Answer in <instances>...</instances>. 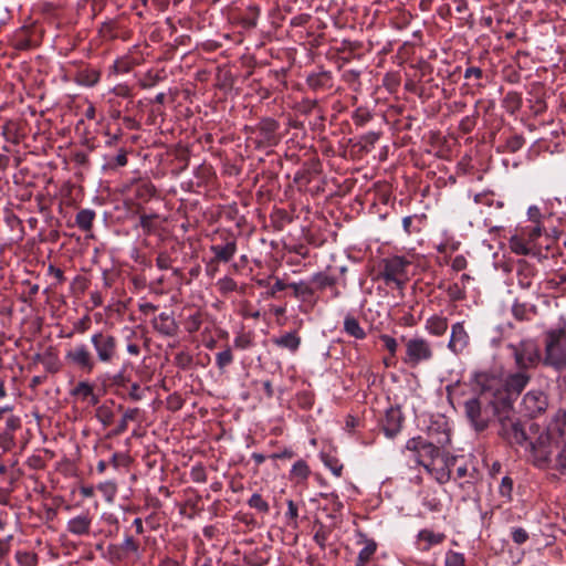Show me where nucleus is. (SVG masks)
Returning <instances> with one entry per match:
<instances>
[{"mask_svg": "<svg viewBox=\"0 0 566 566\" xmlns=\"http://www.w3.org/2000/svg\"><path fill=\"white\" fill-rule=\"evenodd\" d=\"M521 391H480L478 398L465 401L467 417L479 431L497 419L501 423V436L510 443L525 447L530 451L532 463L538 469H553L554 452L560 442L546 430L541 431L538 424L531 422L526 430L520 422L512 421L510 415L513 401Z\"/></svg>", "mask_w": 566, "mask_h": 566, "instance_id": "1", "label": "nucleus"}, {"mask_svg": "<svg viewBox=\"0 0 566 566\" xmlns=\"http://www.w3.org/2000/svg\"><path fill=\"white\" fill-rule=\"evenodd\" d=\"M440 448L442 447L436 442L427 441L421 437L411 438L406 443V450L412 453L413 461L428 472L436 469V464L443 458Z\"/></svg>", "mask_w": 566, "mask_h": 566, "instance_id": "2", "label": "nucleus"}, {"mask_svg": "<svg viewBox=\"0 0 566 566\" xmlns=\"http://www.w3.org/2000/svg\"><path fill=\"white\" fill-rule=\"evenodd\" d=\"M401 342L405 345V354L401 356V360L408 367L415 368L432 359L433 348L426 338L421 336H401Z\"/></svg>", "mask_w": 566, "mask_h": 566, "instance_id": "3", "label": "nucleus"}, {"mask_svg": "<svg viewBox=\"0 0 566 566\" xmlns=\"http://www.w3.org/2000/svg\"><path fill=\"white\" fill-rule=\"evenodd\" d=\"M544 361L558 369L566 366V331L564 328L549 329L545 333Z\"/></svg>", "mask_w": 566, "mask_h": 566, "instance_id": "4", "label": "nucleus"}, {"mask_svg": "<svg viewBox=\"0 0 566 566\" xmlns=\"http://www.w3.org/2000/svg\"><path fill=\"white\" fill-rule=\"evenodd\" d=\"M91 344L97 361L106 365L114 364L118 359V340L105 332H98L91 336Z\"/></svg>", "mask_w": 566, "mask_h": 566, "instance_id": "5", "label": "nucleus"}, {"mask_svg": "<svg viewBox=\"0 0 566 566\" xmlns=\"http://www.w3.org/2000/svg\"><path fill=\"white\" fill-rule=\"evenodd\" d=\"M410 262L403 256L395 255L382 260V269L379 276L387 285L395 284L397 289L402 290L407 280V268Z\"/></svg>", "mask_w": 566, "mask_h": 566, "instance_id": "6", "label": "nucleus"}, {"mask_svg": "<svg viewBox=\"0 0 566 566\" xmlns=\"http://www.w3.org/2000/svg\"><path fill=\"white\" fill-rule=\"evenodd\" d=\"M507 348L512 352L518 369L533 368L541 361L539 348L533 339H523L518 344H509Z\"/></svg>", "mask_w": 566, "mask_h": 566, "instance_id": "7", "label": "nucleus"}, {"mask_svg": "<svg viewBox=\"0 0 566 566\" xmlns=\"http://www.w3.org/2000/svg\"><path fill=\"white\" fill-rule=\"evenodd\" d=\"M65 359L70 365L84 373H91L97 364L96 358L84 344L76 345L70 349L65 355Z\"/></svg>", "mask_w": 566, "mask_h": 566, "instance_id": "8", "label": "nucleus"}, {"mask_svg": "<svg viewBox=\"0 0 566 566\" xmlns=\"http://www.w3.org/2000/svg\"><path fill=\"white\" fill-rule=\"evenodd\" d=\"M471 381L478 389H502L504 371L501 367L474 371Z\"/></svg>", "mask_w": 566, "mask_h": 566, "instance_id": "9", "label": "nucleus"}, {"mask_svg": "<svg viewBox=\"0 0 566 566\" xmlns=\"http://www.w3.org/2000/svg\"><path fill=\"white\" fill-rule=\"evenodd\" d=\"M280 128L277 120L271 117L262 118L258 126L256 132L260 136L259 144L262 146H274L279 143L276 132Z\"/></svg>", "mask_w": 566, "mask_h": 566, "instance_id": "10", "label": "nucleus"}, {"mask_svg": "<svg viewBox=\"0 0 566 566\" xmlns=\"http://www.w3.org/2000/svg\"><path fill=\"white\" fill-rule=\"evenodd\" d=\"M522 405L527 416L535 417L546 410L548 405L547 396L545 391H526L522 399Z\"/></svg>", "mask_w": 566, "mask_h": 566, "instance_id": "11", "label": "nucleus"}, {"mask_svg": "<svg viewBox=\"0 0 566 566\" xmlns=\"http://www.w3.org/2000/svg\"><path fill=\"white\" fill-rule=\"evenodd\" d=\"M428 436L430 441H433L441 447L449 444L451 439L447 419L439 416L437 419L432 420L428 427Z\"/></svg>", "mask_w": 566, "mask_h": 566, "instance_id": "12", "label": "nucleus"}, {"mask_svg": "<svg viewBox=\"0 0 566 566\" xmlns=\"http://www.w3.org/2000/svg\"><path fill=\"white\" fill-rule=\"evenodd\" d=\"M470 336L464 328L463 322H458L451 327V335L448 348L454 354H461L469 345Z\"/></svg>", "mask_w": 566, "mask_h": 566, "instance_id": "13", "label": "nucleus"}, {"mask_svg": "<svg viewBox=\"0 0 566 566\" xmlns=\"http://www.w3.org/2000/svg\"><path fill=\"white\" fill-rule=\"evenodd\" d=\"M402 415L399 408H389L382 423V430L388 438H395L401 430Z\"/></svg>", "mask_w": 566, "mask_h": 566, "instance_id": "14", "label": "nucleus"}, {"mask_svg": "<svg viewBox=\"0 0 566 566\" xmlns=\"http://www.w3.org/2000/svg\"><path fill=\"white\" fill-rule=\"evenodd\" d=\"M210 251L213 253L211 263H227L231 261L237 253V241L235 239L227 240L224 244H213L210 247Z\"/></svg>", "mask_w": 566, "mask_h": 566, "instance_id": "15", "label": "nucleus"}, {"mask_svg": "<svg viewBox=\"0 0 566 566\" xmlns=\"http://www.w3.org/2000/svg\"><path fill=\"white\" fill-rule=\"evenodd\" d=\"M306 84L314 92L329 90L333 86L332 73L329 71L311 73L306 77Z\"/></svg>", "mask_w": 566, "mask_h": 566, "instance_id": "16", "label": "nucleus"}, {"mask_svg": "<svg viewBox=\"0 0 566 566\" xmlns=\"http://www.w3.org/2000/svg\"><path fill=\"white\" fill-rule=\"evenodd\" d=\"M92 517L88 513L80 514L67 522L66 530L72 535L82 536L90 533Z\"/></svg>", "mask_w": 566, "mask_h": 566, "instance_id": "17", "label": "nucleus"}, {"mask_svg": "<svg viewBox=\"0 0 566 566\" xmlns=\"http://www.w3.org/2000/svg\"><path fill=\"white\" fill-rule=\"evenodd\" d=\"M154 327L158 333L165 336H175L178 332V324L175 318L165 312L160 313L154 319Z\"/></svg>", "mask_w": 566, "mask_h": 566, "instance_id": "18", "label": "nucleus"}, {"mask_svg": "<svg viewBox=\"0 0 566 566\" xmlns=\"http://www.w3.org/2000/svg\"><path fill=\"white\" fill-rule=\"evenodd\" d=\"M446 538L443 533H434L431 530H421L418 535L419 548L423 552L429 551L432 546L441 544Z\"/></svg>", "mask_w": 566, "mask_h": 566, "instance_id": "19", "label": "nucleus"}, {"mask_svg": "<svg viewBox=\"0 0 566 566\" xmlns=\"http://www.w3.org/2000/svg\"><path fill=\"white\" fill-rule=\"evenodd\" d=\"M528 380L530 375L526 373V369H520L518 371L509 375L504 374L502 389H524L528 384Z\"/></svg>", "mask_w": 566, "mask_h": 566, "instance_id": "20", "label": "nucleus"}, {"mask_svg": "<svg viewBox=\"0 0 566 566\" xmlns=\"http://www.w3.org/2000/svg\"><path fill=\"white\" fill-rule=\"evenodd\" d=\"M547 429L560 443H564L566 441V410H559Z\"/></svg>", "mask_w": 566, "mask_h": 566, "instance_id": "21", "label": "nucleus"}, {"mask_svg": "<svg viewBox=\"0 0 566 566\" xmlns=\"http://www.w3.org/2000/svg\"><path fill=\"white\" fill-rule=\"evenodd\" d=\"M273 344L280 348H285L291 353H295L301 345V337L296 331L285 333L280 337L272 339Z\"/></svg>", "mask_w": 566, "mask_h": 566, "instance_id": "22", "label": "nucleus"}, {"mask_svg": "<svg viewBox=\"0 0 566 566\" xmlns=\"http://www.w3.org/2000/svg\"><path fill=\"white\" fill-rule=\"evenodd\" d=\"M454 461V459H444L442 458L438 464H436V469H432L430 472L432 475H434L436 480L444 484L451 479V470L449 465Z\"/></svg>", "mask_w": 566, "mask_h": 566, "instance_id": "23", "label": "nucleus"}, {"mask_svg": "<svg viewBox=\"0 0 566 566\" xmlns=\"http://www.w3.org/2000/svg\"><path fill=\"white\" fill-rule=\"evenodd\" d=\"M426 329L434 336H442L448 329V318L433 315L427 319Z\"/></svg>", "mask_w": 566, "mask_h": 566, "instance_id": "24", "label": "nucleus"}, {"mask_svg": "<svg viewBox=\"0 0 566 566\" xmlns=\"http://www.w3.org/2000/svg\"><path fill=\"white\" fill-rule=\"evenodd\" d=\"M101 73L95 69H83L76 74V83L83 86H94L98 83Z\"/></svg>", "mask_w": 566, "mask_h": 566, "instance_id": "25", "label": "nucleus"}, {"mask_svg": "<svg viewBox=\"0 0 566 566\" xmlns=\"http://www.w3.org/2000/svg\"><path fill=\"white\" fill-rule=\"evenodd\" d=\"M344 332L355 339H364L366 333L359 322L352 315H347L344 319Z\"/></svg>", "mask_w": 566, "mask_h": 566, "instance_id": "26", "label": "nucleus"}, {"mask_svg": "<svg viewBox=\"0 0 566 566\" xmlns=\"http://www.w3.org/2000/svg\"><path fill=\"white\" fill-rule=\"evenodd\" d=\"M314 527L316 531L314 533L313 539L319 546V548L324 551L333 530L331 526H327L318 521H315Z\"/></svg>", "mask_w": 566, "mask_h": 566, "instance_id": "27", "label": "nucleus"}, {"mask_svg": "<svg viewBox=\"0 0 566 566\" xmlns=\"http://www.w3.org/2000/svg\"><path fill=\"white\" fill-rule=\"evenodd\" d=\"M365 546L359 551L356 566H366L376 553L377 543L371 538L364 537Z\"/></svg>", "mask_w": 566, "mask_h": 566, "instance_id": "28", "label": "nucleus"}, {"mask_svg": "<svg viewBox=\"0 0 566 566\" xmlns=\"http://www.w3.org/2000/svg\"><path fill=\"white\" fill-rule=\"evenodd\" d=\"M536 314V306L515 301L512 305V315L517 321H530V314Z\"/></svg>", "mask_w": 566, "mask_h": 566, "instance_id": "29", "label": "nucleus"}, {"mask_svg": "<svg viewBox=\"0 0 566 566\" xmlns=\"http://www.w3.org/2000/svg\"><path fill=\"white\" fill-rule=\"evenodd\" d=\"M95 219V211L92 209H82L76 213L75 223L83 231H90Z\"/></svg>", "mask_w": 566, "mask_h": 566, "instance_id": "30", "label": "nucleus"}, {"mask_svg": "<svg viewBox=\"0 0 566 566\" xmlns=\"http://www.w3.org/2000/svg\"><path fill=\"white\" fill-rule=\"evenodd\" d=\"M522 95L515 91H510L503 98V107L510 113L514 114L522 107Z\"/></svg>", "mask_w": 566, "mask_h": 566, "instance_id": "31", "label": "nucleus"}, {"mask_svg": "<svg viewBox=\"0 0 566 566\" xmlns=\"http://www.w3.org/2000/svg\"><path fill=\"white\" fill-rule=\"evenodd\" d=\"M289 287L293 290V295L296 298L303 301L310 300L314 295V289L304 281L290 283Z\"/></svg>", "mask_w": 566, "mask_h": 566, "instance_id": "32", "label": "nucleus"}, {"mask_svg": "<svg viewBox=\"0 0 566 566\" xmlns=\"http://www.w3.org/2000/svg\"><path fill=\"white\" fill-rule=\"evenodd\" d=\"M155 193V186L148 181L138 182L135 186V197L144 202L148 201Z\"/></svg>", "mask_w": 566, "mask_h": 566, "instance_id": "33", "label": "nucleus"}, {"mask_svg": "<svg viewBox=\"0 0 566 566\" xmlns=\"http://www.w3.org/2000/svg\"><path fill=\"white\" fill-rule=\"evenodd\" d=\"M379 339L382 343L385 349L389 353V357L385 359L386 364L388 365L389 360L395 359L397 356L398 342L396 338L387 334L380 335Z\"/></svg>", "mask_w": 566, "mask_h": 566, "instance_id": "34", "label": "nucleus"}, {"mask_svg": "<svg viewBox=\"0 0 566 566\" xmlns=\"http://www.w3.org/2000/svg\"><path fill=\"white\" fill-rule=\"evenodd\" d=\"M122 549L127 554L129 558H138L140 556L139 543L130 535H126L123 543L119 544Z\"/></svg>", "mask_w": 566, "mask_h": 566, "instance_id": "35", "label": "nucleus"}, {"mask_svg": "<svg viewBox=\"0 0 566 566\" xmlns=\"http://www.w3.org/2000/svg\"><path fill=\"white\" fill-rule=\"evenodd\" d=\"M558 451L555 453V463L553 470L558 471L562 475H566V440L564 443L557 444Z\"/></svg>", "mask_w": 566, "mask_h": 566, "instance_id": "36", "label": "nucleus"}, {"mask_svg": "<svg viewBox=\"0 0 566 566\" xmlns=\"http://www.w3.org/2000/svg\"><path fill=\"white\" fill-rule=\"evenodd\" d=\"M106 557L113 564L122 563L129 559L127 554L122 549L119 544H109L106 551Z\"/></svg>", "mask_w": 566, "mask_h": 566, "instance_id": "37", "label": "nucleus"}, {"mask_svg": "<svg viewBox=\"0 0 566 566\" xmlns=\"http://www.w3.org/2000/svg\"><path fill=\"white\" fill-rule=\"evenodd\" d=\"M111 403H112V406L104 403L96 409V418L104 426H109L113 422V418H114L113 407H115V403L113 401Z\"/></svg>", "mask_w": 566, "mask_h": 566, "instance_id": "38", "label": "nucleus"}, {"mask_svg": "<svg viewBox=\"0 0 566 566\" xmlns=\"http://www.w3.org/2000/svg\"><path fill=\"white\" fill-rule=\"evenodd\" d=\"M311 282L315 283L317 289L324 290L325 287L334 286L337 282V279L324 272H318L311 277Z\"/></svg>", "mask_w": 566, "mask_h": 566, "instance_id": "39", "label": "nucleus"}, {"mask_svg": "<svg viewBox=\"0 0 566 566\" xmlns=\"http://www.w3.org/2000/svg\"><path fill=\"white\" fill-rule=\"evenodd\" d=\"M510 248L517 255H528L531 253L527 243L518 235H513L510 239Z\"/></svg>", "mask_w": 566, "mask_h": 566, "instance_id": "40", "label": "nucleus"}, {"mask_svg": "<svg viewBox=\"0 0 566 566\" xmlns=\"http://www.w3.org/2000/svg\"><path fill=\"white\" fill-rule=\"evenodd\" d=\"M248 505L258 512L268 514L270 512L269 503L259 493H253L248 500Z\"/></svg>", "mask_w": 566, "mask_h": 566, "instance_id": "41", "label": "nucleus"}, {"mask_svg": "<svg viewBox=\"0 0 566 566\" xmlns=\"http://www.w3.org/2000/svg\"><path fill=\"white\" fill-rule=\"evenodd\" d=\"M510 536H511L513 543L516 545H523L530 538L528 532L524 527H521V526L511 527Z\"/></svg>", "mask_w": 566, "mask_h": 566, "instance_id": "42", "label": "nucleus"}, {"mask_svg": "<svg viewBox=\"0 0 566 566\" xmlns=\"http://www.w3.org/2000/svg\"><path fill=\"white\" fill-rule=\"evenodd\" d=\"M310 468L304 460L296 461L291 470V475L301 480L307 479L310 475Z\"/></svg>", "mask_w": 566, "mask_h": 566, "instance_id": "43", "label": "nucleus"}, {"mask_svg": "<svg viewBox=\"0 0 566 566\" xmlns=\"http://www.w3.org/2000/svg\"><path fill=\"white\" fill-rule=\"evenodd\" d=\"M444 566H465V557L462 553L448 551L446 553Z\"/></svg>", "mask_w": 566, "mask_h": 566, "instance_id": "44", "label": "nucleus"}, {"mask_svg": "<svg viewBox=\"0 0 566 566\" xmlns=\"http://www.w3.org/2000/svg\"><path fill=\"white\" fill-rule=\"evenodd\" d=\"M233 361V355L230 347L224 348L216 355V365L219 369H224Z\"/></svg>", "mask_w": 566, "mask_h": 566, "instance_id": "45", "label": "nucleus"}, {"mask_svg": "<svg viewBox=\"0 0 566 566\" xmlns=\"http://www.w3.org/2000/svg\"><path fill=\"white\" fill-rule=\"evenodd\" d=\"M202 324V316L199 312L188 316L185 321V328L188 333H195L200 329Z\"/></svg>", "mask_w": 566, "mask_h": 566, "instance_id": "46", "label": "nucleus"}, {"mask_svg": "<svg viewBox=\"0 0 566 566\" xmlns=\"http://www.w3.org/2000/svg\"><path fill=\"white\" fill-rule=\"evenodd\" d=\"M185 398L180 392L174 391L166 398L167 408L171 411L179 410L184 405Z\"/></svg>", "mask_w": 566, "mask_h": 566, "instance_id": "47", "label": "nucleus"}, {"mask_svg": "<svg viewBox=\"0 0 566 566\" xmlns=\"http://www.w3.org/2000/svg\"><path fill=\"white\" fill-rule=\"evenodd\" d=\"M525 144V138L522 135H513L507 138L505 148L506 151L513 154L518 151Z\"/></svg>", "mask_w": 566, "mask_h": 566, "instance_id": "48", "label": "nucleus"}, {"mask_svg": "<svg viewBox=\"0 0 566 566\" xmlns=\"http://www.w3.org/2000/svg\"><path fill=\"white\" fill-rule=\"evenodd\" d=\"M217 286L221 294H228L230 292L235 291L238 287L237 282L230 276L219 279L217 282Z\"/></svg>", "mask_w": 566, "mask_h": 566, "instance_id": "49", "label": "nucleus"}, {"mask_svg": "<svg viewBox=\"0 0 566 566\" xmlns=\"http://www.w3.org/2000/svg\"><path fill=\"white\" fill-rule=\"evenodd\" d=\"M158 218L157 213L153 214H140L139 217V226L144 230L145 233L149 234L155 230V224L153 221Z\"/></svg>", "mask_w": 566, "mask_h": 566, "instance_id": "50", "label": "nucleus"}, {"mask_svg": "<svg viewBox=\"0 0 566 566\" xmlns=\"http://www.w3.org/2000/svg\"><path fill=\"white\" fill-rule=\"evenodd\" d=\"M17 562L22 566H36V555L30 552H17Z\"/></svg>", "mask_w": 566, "mask_h": 566, "instance_id": "51", "label": "nucleus"}, {"mask_svg": "<svg viewBox=\"0 0 566 566\" xmlns=\"http://www.w3.org/2000/svg\"><path fill=\"white\" fill-rule=\"evenodd\" d=\"M287 512L285 513V517L289 520L287 524L294 527L297 526V517H298V507L294 503L293 500H287Z\"/></svg>", "mask_w": 566, "mask_h": 566, "instance_id": "52", "label": "nucleus"}, {"mask_svg": "<svg viewBox=\"0 0 566 566\" xmlns=\"http://www.w3.org/2000/svg\"><path fill=\"white\" fill-rule=\"evenodd\" d=\"M371 114L369 113V111H367L366 108H357L354 113H353V120L355 123V125L357 126H364L366 123H368L370 119H371Z\"/></svg>", "mask_w": 566, "mask_h": 566, "instance_id": "53", "label": "nucleus"}, {"mask_svg": "<svg viewBox=\"0 0 566 566\" xmlns=\"http://www.w3.org/2000/svg\"><path fill=\"white\" fill-rule=\"evenodd\" d=\"M478 114L479 113L475 112L472 116H465L464 118L461 119V122L459 124V128L462 133L469 134L473 130V128L476 125Z\"/></svg>", "mask_w": 566, "mask_h": 566, "instance_id": "54", "label": "nucleus"}, {"mask_svg": "<svg viewBox=\"0 0 566 566\" xmlns=\"http://www.w3.org/2000/svg\"><path fill=\"white\" fill-rule=\"evenodd\" d=\"M296 401L302 408L308 409L313 406L314 395L312 391H298L296 394Z\"/></svg>", "mask_w": 566, "mask_h": 566, "instance_id": "55", "label": "nucleus"}, {"mask_svg": "<svg viewBox=\"0 0 566 566\" xmlns=\"http://www.w3.org/2000/svg\"><path fill=\"white\" fill-rule=\"evenodd\" d=\"M513 491V480L510 476H504L501 481L499 492L501 496L511 500Z\"/></svg>", "mask_w": 566, "mask_h": 566, "instance_id": "56", "label": "nucleus"}, {"mask_svg": "<svg viewBox=\"0 0 566 566\" xmlns=\"http://www.w3.org/2000/svg\"><path fill=\"white\" fill-rule=\"evenodd\" d=\"M190 476L191 480L197 483H205L207 481L206 470L201 465L192 467L190 471Z\"/></svg>", "mask_w": 566, "mask_h": 566, "instance_id": "57", "label": "nucleus"}, {"mask_svg": "<svg viewBox=\"0 0 566 566\" xmlns=\"http://www.w3.org/2000/svg\"><path fill=\"white\" fill-rule=\"evenodd\" d=\"M324 463L326 467L329 468V470L332 471V473L335 475V476H340L342 475V471H343V464L338 462L337 459H334V458H326L324 460Z\"/></svg>", "mask_w": 566, "mask_h": 566, "instance_id": "58", "label": "nucleus"}, {"mask_svg": "<svg viewBox=\"0 0 566 566\" xmlns=\"http://www.w3.org/2000/svg\"><path fill=\"white\" fill-rule=\"evenodd\" d=\"M251 337L245 334H239L233 340L234 347L239 349H247L251 346Z\"/></svg>", "mask_w": 566, "mask_h": 566, "instance_id": "59", "label": "nucleus"}, {"mask_svg": "<svg viewBox=\"0 0 566 566\" xmlns=\"http://www.w3.org/2000/svg\"><path fill=\"white\" fill-rule=\"evenodd\" d=\"M156 265L160 269V270H167L170 268L171 265V258L168 253L166 252H160L156 259Z\"/></svg>", "mask_w": 566, "mask_h": 566, "instance_id": "60", "label": "nucleus"}, {"mask_svg": "<svg viewBox=\"0 0 566 566\" xmlns=\"http://www.w3.org/2000/svg\"><path fill=\"white\" fill-rule=\"evenodd\" d=\"M289 287V284L284 283L281 279H276L274 284L268 291L270 297H276V294Z\"/></svg>", "mask_w": 566, "mask_h": 566, "instance_id": "61", "label": "nucleus"}, {"mask_svg": "<svg viewBox=\"0 0 566 566\" xmlns=\"http://www.w3.org/2000/svg\"><path fill=\"white\" fill-rule=\"evenodd\" d=\"M482 76H483V71L478 66H469L464 71V78L474 77L476 80H480V78H482Z\"/></svg>", "mask_w": 566, "mask_h": 566, "instance_id": "62", "label": "nucleus"}, {"mask_svg": "<svg viewBox=\"0 0 566 566\" xmlns=\"http://www.w3.org/2000/svg\"><path fill=\"white\" fill-rule=\"evenodd\" d=\"M528 218L534 223H541L542 213L538 207L531 206L527 210Z\"/></svg>", "mask_w": 566, "mask_h": 566, "instance_id": "63", "label": "nucleus"}, {"mask_svg": "<svg viewBox=\"0 0 566 566\" xmlns=\"http://www.w3.org/2000/svg\"><path fill=\"white\" fill-rule=\"evenodd\" d=\"M451 266L454 271H462L467 268V259L463 255L453 258Z\"/></svg>", "mask_w": 566, "mask_h": 566, "instance_id": "64", "label": "nucleus"}]
</instances>
